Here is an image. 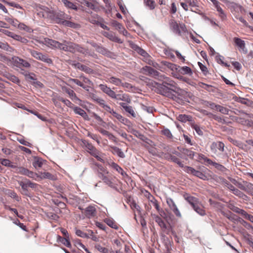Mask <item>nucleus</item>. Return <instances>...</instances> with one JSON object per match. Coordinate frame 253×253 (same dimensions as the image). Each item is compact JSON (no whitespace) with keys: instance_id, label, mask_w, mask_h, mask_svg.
Masks as SVG:
<instances>
[{"instance_id":"obj_1","label":"nucleus","mask_w":253,"mask_h":253,"mask_svg":"<svg viewBox=\"0 0 253 253\" xmlns=\"http://www.w3.org/2000/svg\"><path fill=\"white\" fill-rule=\"evenodd\" d=\"M158 80L162 82V83H156L158 92L163 95L170 97L172 94V92H175L177 89L176 84L169 78L161 74Z\"/></svg>"},{"instance_id":"obj_2","label":"nucleus","mask_w":253,"mask_h":253,"mask_svg":"<svg viewBox=\"0 0 253 253\" xmlns=\"http://www.w3.org/2000/svg\"><path fill=\"white\" fill-rule=\"evenodd\" d=\"M61 50L65 51H69L72 53L78 52L84 55L89 54V51L87 48H85L81 45L76 43L66 41H64Z\"/></svg>"},{"instance_id":"obj_3","label":"nucleus","mask_w":253,"mask_h":253,"mask_svg":"<svg viewBox=\"0 0 253 253\" xmlns=\"http://www.w3.org/2000/svg\"><path fill=\"white\" fill-rule=\"evenodd\" d=\"M169 25L172 32L179 36H181L182 34L187 32L186 27L183 23L178 24L176 21L172 19L170 20Z\"/></svg>"},{"instance_id":"obj_4","label":"nucleus","mask_w":253,"mask_h":253,"mask_svg":"<svg viewBox=\"0 0 253 253\" xmlns=\"http://www.w3.org/2000/svg\"><path fill=\"white\" fill-rule=\"evenodd\" d=\"M112 98L115 99L117 102L119 101H125L128 103L131 102V99L129 96L125 93H117L114 91L112 90Z\"/></svg>"},{"instance_id":"obj_5","label":"nucleus","mask_w":253,"mask_h":253,"mask_svg":"<svg viewBox=\"0 0 253 253\" xmlns=\"http://www.w3.org/2000/svg\"><path fill=\"white\" fill-rule=\"evenodd\" d=\"M55 21L56 23L63 24V21H65L66 19H71V16L67 15L63 11L56 12L54 14Z\"/></svg>"},{"instance_id":"obj_6","label":"nucleus","mask_w":253,"mask_h":253,"mask_svg":"<svg viewBox=\"0 0 253 253\" xmlns=\"http://www.w3.org/2000/svg\"><path fill=\"white\" fill-rule=\"evenodd\" d=\"M30 53L34 57L38 60H41L48 64H51L52 63V60L50 58H49L46 55L43 54L42 53L34 50H31Z\"/></svg>"},{"instance_id":"obj_7","label":"nucleus","mask_w":253,"mask_h":253,"mask_svg":"<svg viewBox=\"0 0 253 253\" xmlns=\"http://www.w3.org/2000/svg\"><path fill=\"white\" fill-rule=\"evenodd\" d=\"M211 150L214 154L218 153V151L223 152L224 151V144L221 141L213 142L210 146Z\"/></svg>"},{"instance_id":"obj_8","label":"nucleus","mask_w":253,"mask_h":253,"mask_svg":"<svg viewBox=\"0 0 253 253\" xmlns=\"http://www.w3.org/2000/svg\"><path fill=\"white\" fill-rule=\"evenodd\" d=\"M184 170L188 173L192 174L193 175L196 176L202 179L205 180L207 178V176L203 172L198 170H196L191 167L185 166Z\"/></svg>"},{"instance_id":"obj_9","label":"nucleus","mask_w":253,"mask_h":253,"mask_svg":"<svg viewBox=\"0 0 253 253\" xmlns=\"http://www.w3.org/2000/svg\"><path fill=\"white\" fill-rule=\"evenodd\" d=\"M167 203L170 209L173 212L177 217L179 218L181 217V213L172 199L168 198L167 199Z\"/></svg>"},{"instance_id":"obj_10","label":"nucleus","mask_w":253,"mask_h":253,"mask_svg":"<svg viewBox=\"0 0 253 253\" xmlns=\"http://www.w3.org/2000/svg\"><path fill=\"white\" fill-rule=\"evenodd\" d=\"M112 26L114 27L115 29L117 30H118L120 34H123L124 36L126 37H128V36H129V34L125 29L122 24L119 23L117 21L112 20Z\"/></svg>"},{"instance_id":"obj_11","label":"nucleus","mask_w":253,"mask_h":253,"mask_svg":"<svg viewBox=\"0 0 253 253\" xmlns=\"http://www.w3.org/2000/svg\"><path fill=\"white\" fill-rule=\"evenodd\" d=\"M143 70L146 72V74L153 77L158 80L159 76H160L161 73H160L157 70H154L153 68L150 66H146L142 68Z\"/></svg>"},{"instance_id":"obj_12","label":"nucleus","mask_w":253,"mask_h":253,"mask_svg":"<svg viewBox=\"0 0 253 253\" xmlns=\"http://www.w3.org/2000/svg\"><path fill=\"white\" fill-rule=\"evenodd\" d=\"M190 7L191 10L197 13L201 11L199 8L198 2L197 0H183Z\"/></svg>"},{"instance_id":"obj_13","label":"nucleus","mask_w":253,"mask_h":253,"mask_svg":"<svg viewBox=\"0 0 253 253\" xmlns=\"http://www.w3.org/2000/svg\"><path fill=\"white\" fill-rule=\"evenodd\" d=\"M234 41L236 45L239 48V50L244 54L248 52V50L245 46V41L238 38H235Z\"/></svg>"},{"instance_id":"obj_14","label":"nucleus","mask_w":253,"mask_h":253,"mask_svg":"<svg viewBox=\"0 0 253 253\" xmlns=\"http://www.w3.org/2000/svg\"><path fill=\"white\" fill-rule=\"evenodd\" d=\"M44 42L45 44L48 46H53L55 48H59L61 50V47H62L63 46V43H60L56 41L47 38L44 39Z\"/></svg>"},{"instance_id":"obj_15","label":"nucleus","mask_w":253,"mask_h":253,"mask_svg":"<svg viewBox=\"0 0 253 253\" xmlns=\"http://www.w3.org/2000/svg\"><path fill=\"white\" fill-rule=\"evenodd\" d=\"M89 96L92 100L99 103L105 110L108 111L110 109L108 106L104 104V100L99 98L96 94L94 93H90Z\"/></svg>"},{"instance_id":"obj_16","label":"nucleus","mask_w":253,"mask_h":253,"mask_svg":"<svg viewBox=\"0 0 253 253\" xmlns=\"http://www.w3.org/2000/svg\"><path fill=\"white\" fill-rule=\"evenodd\" d=\"M84 214L88 218L94 217L96 214V209L93 206H88L84 210Z\"/></svg>"},{"instance_id":"obj_17","label":"nucleus","mask_w":253,"mask_h":253,"mask_svg":"<svg viewBox=\"0 0 253 253\" xmlns=\"http://www.w3.org/2000/svg\"><path fill=\"white\" fill-rule=\"evenodd\" d=\"M183 197L185 200H186L192 206V207L198 204V199L196 197L190 196L188 193L184 194Z\"/></svg>"},{"instance_id":"obj_18","label":"nucleus","mask_w":253,"mask_h":253,"mask_svg":"<svg viewBox=\"0 0 253 253\" xmlns=\"http://www.w3.org/2000/svg\"><path fill=\"white\" fill-rule=\"evenodd\" d=\"M120 105L124 109V110L128 113H129L133 118H136V114L132 106L127 105L126 103L121 102Z\"/></svg>"},{"instance_id":"obj_19","label":"nucleus","mask_w":253,"mask_h":253,"mask_svg":"<svg viewBox=\"0 0 253 253\" xmlns=\"http://www.w3.org/2000/svg\"><path fill=\"white\" fill-rule=\"evenodd\" d=\"M178 149H179L180 151L182 154L187 156L191 159H194V157L195 154H197V155L198 154L187 148H181L180 149L179 147H178Z\"/></svg>"},{"instance_id":"obj_20","label":"nucleus","mask_w":253,"mask_h":253,"mask_svg":"<svg viewBox=\"0 0 253 253\" xmlns=\"http://www.w3.org/2000/svg\"><path fill=\"white\" fill-rule=\"evenodd\" d=\"M149 201L152 204L153 206L155 207L156 210L160 213V214L162 216H163V213L164 214H165V213L164 211H163L162 210H160V206H159V203H158V201H157V200H156L155 198L153 196H151V198H149Z\"/></svg>"},{"instance_id":"obj_21","label":"nucleus","mask_w":253,"mask_h":253,"mask_svg":"<svg viewBox=\"0 0 253 253\" xmlns=\"http://www.w3.org/2000/svg\"><path fill=\"white\" fill-rule=\"evenodd\" d=\"M177 72L179 74L182 75H190L192 74V72L190 68L187 66L178 67L176 68Z\"/></svg>"},{"instance_id":"obj_22","label":"nucleus","mask_w":253,"mask_h":253,"mask_svg":"<svg viewBox=\"0 0 253 253\" xmlns=\"http://www.w3.org/2000/svg\"><path fill=\"white\" fill-rule=\"evenodd\" d=\"M34 160L32 163L33 167L36 169H38L42 167L43 165V160L40 157H34Z\"/></svg>"},{"instance_id":"obj_23","label":"nucleus","mask_w":253,"mask_h":253,"mask_svg":"<svg viewBox=\"0 0 253 253\" xmlns=\"http://www.w3.org/2000/svg\"><path fill=\"white\" fill-rule=\"evenodd\" d=\"M152 216L155 219V221L158 224V225L162 228L166 229L167 228L166 224L162 219L158 215L155 214H151Z\"/></svg>"},{"instance_id":"obj_24","label":"nucleus","mask_w":253,"mask_h":253,"mask_svg":"<svg viewBox=\"0 0 253 253\" xmlns=\"http://www.w3.org/2000/svg\"><path fill=\"white\" fill-rule=\"evenodd\" d=\"M57 241L62 243L65 246L68 248H70L71 247V244L70 242L69 237H67L66 238L62 237L59 235L57 236Z\"/></svg>"},{"instance_id":"obj_25","label":"nucleus","mask_w":253,"mask_h":253,"mask_svg":"<svg viewBox=\"0 0 253 253\" xmlns=\"http://www.w3.org/2000/svg\"><path fill=\"white\" fill-rule=\"evenodd\" d=\"M73 110L75 113L81 115L84 119H86L88 118L86 113L82 108L76 106L74 107Z\"/></svg>"},{"instance_id":"obj_26","label":"nucleus","mask_w":253,"mask_h":253,"mask_svg":"<svg viewBox=\"0 0 253 253\" xmlns=\"http://www.w3.org/2000/svg\"><path fill=\"white\" fill-rule=\"evenodd\" d=\"M61 1L68 8L78 10V7L71 1L68 0H61Z\"/></svg>"},{"instance_id":"obj_27","label":"nucleus","mask_w":253,"mask_h":253,"mask_svg":"<svg viewBox=\"0 0 253 253\" xmlns=\"http://www.w3.org/2000/svg\"><path fill=\"white\" fill-rule=\"evenodd\" d=\"M3 76L8 80L14 83L18 84L20 82L18 77L9 73H6Z\"/></svg>"},{"instance_id":"obj_28","label":"nucleus","mask_w":253,"mask_h":253,"mask_svg":"<svg viewBox=\"0 0 253 253\" xmlns=\"http://www.w3.org/2000/svg\"><path fill=\"white\" fill-rule=\"evenodd\" d=\"M131 47L134 50H135L138 53H139L141 55L144 57H146L148 55V53L144 49L139 47L137 45L132 44Z\"/></svg>"},{"instance_id":"obj_29","label":"nucleus","mask_w":253,"mask_h":253,"mask_svg":"<svg viewBox=\"0 0 253 253\" xmlns=\"http://www.w3.org/2000/svg\"><path fill=\"white\" fill-rule=\"evenodd\" d=\"M197 159L198 160H203L204 161V162H206L208 165H211L214 166V164H215V162H212L211 159L208 158L204 155L202 154H198Z\"/></svg>"},{"instance_id":"obj_30","label":"nucleus","mask_w":253,"mask_h":253,"mask_svg":"<svg viewBox=\"0 0 253 253\" xmlns=\"http://www.w3.org/2000/svg\"><path fill=\"white\" fill-rule=\"evenodd\" d=\"M112 153L122 158H124L125 157L124 152L121 149L117 147H112Z\"/></svg>"},{"instance_id":"obj_31","label":"nucleus","mask_w":253,"mask_h":253,"mask_svg":"<svg viewBox=\"0 0 253 253\" xmlns=\"http://www.w3.org/2000/svg\"><path fill=\"white\" fill-rule=\"evenodd\" d=\"M194 210L199 215L204 216L206 215V211L203 209V208L197 204L195 206L192 207Z\"/></svg>"},{"instance_id":"obj_32","label":"nucleus","mask_w":253,"mask_h":253,"mask_svg":"<svg viewBox=\"0 0 253 253\" xmlns=\"http://www.w3.org/2000/svg\"><path fill=\"white\" fill-rule=\"evenodd\" d=\"M69 19H66L65 21H63V25L69 27L71 28H73L74 29H77L80 27V25L77 23H75L74 22L70 21L68 20Z\"/></svg>"},{"instance_id":"obj_33","label":"nucleus","mask_w":253,"mask_h":253,"mask_svg":"<svg viewBox=\"0 0 253 253\" xmlns=\"http://www.w3.org/2000/svg\"><path fill=\"white\" fill-rule=\"evenodd\" d=\"M219 182L224 186L227 187V188L231 190V189L233 188V185L230 183L226 179L223 177H219Z\"/></svg>"},{"instance_id":"obj_34","label":"nucleus","mask_w":253,"mask_h":253,"mask_svg":"<svg viewBox=\"0 0 253 253\" xmlns=\"http://www.w3.org/2000/svg\"><path fill=\"white\" fill-rule=\"evenodd\" d=\"M244 191L253 196V184L246 182Z\"/></svg>"},{"instance_id":"obj_35","label":"nucleus","mask_w":253,"mask_h":253,"mask_svg":"<svg viewBox=\"0 0 253 253\" xmlns=\"http://www.w3.org/2000/svg\"><path fill=\"white\" fill-rule=\"evenodd\" d=\"M230 191H231L234 195H236L239 198H241L244 199V197H247V196L245 194H244L239 189L236 188L234 186H233V188L231 189Z\"/></svg>"},{"instance_id":"obj_36","label":"nucleus","mask_w":253,"mask_h":253,"mask_svg":"<svg viewBox=\"0 0 253 253\" xmlns=\"http://www.w3.org/2000/svg\"><path fill=\"white\" fill-rule=\"evenodd\" d=\"M25 80L29 83H31L33 81L37 80L36 75L34 73H30L28 75H26Z\"/></svg>"},{"instance_id":"obj_37","label":"nucleus","mask_w":253,"mask_h":253,"mask_svg":"<svg viewBox=\"0 0 253 253\" xmlns=\"http://www.w3.org/2000/svg\"><path fill=\"white\" fill-rule=\"evenodd\" d=\"M112 168L115 169L119 173L121 174L122 176H124L125 175H126V174L123 170V169L117 164L115 163H112Z\"/></svg>"},{"instance_id":"obj_38","label":"nucleus","mask_w":253,"mask_h":253,"mask_svg":"<svg viewBox=\"0 0 253 253\" xmlns=\"http://www.w3.org/2000/svg\"><path fill=\"white\" fill-rule=\"evenodd\" d=\"M129 205L133 210H136L138 211L139 214L141 213V208L136 203V202L134 200L130 201L129 200Z\"/></svg>"},{"instance_id":"obj_39","label":"nucleus","mask_w":253,"mask_h":253,"mask_svg":"<svg viewBox=\"0 0 253 253\" xmlns=\"http://www.w3.org/2000/svg\"><path fill=\"white\" fill-rule=\"evenodd\" d=\"M170 161L177 164L180 167L184 168V165L182 163L179 158H177L176 156L172 155V156H170Z\"/></svg>"},{"instance_id":"obj_40","label":"nucleus","mask_w":253,"mask_h":253,"mask_svg":"<svg viewBox=\"0 0 253 253\" xmlns=\"http://www.w3.org/2000/svg\"><path fill=\"white\" fill-rule=\"evenodd\" d=\"M144 3L146 6L152 10L155 8V2L153 0H144Z\"/></svg>"},{"instance_id":"obj_41","label":"nucleus","mask_w":253,"mask_h":253,"mask_svg":"<svg viewBox=\"0 0 253 253\" xmlns=\"http://www.w3.org/2000/svg\"><path fill=\"white\" fill-rule=\"evenodd\" d=\"M53 176L48 172H41L40 174L39 175V177L42 178H47L49 179H52Z\"/></svg>"},{"instance_id":"obj_42","label":"nucleus","mask_w":253,"mask_h":253,"mask_svg":"<svg viewBox=\"0 0 253 253\" xmlns=\"http://www.w3.org/2000/svg\"><path fill=\"white\" fill-rule=\"evenodd\" d=\"M123 244V242L121 239H115L114 241V248L116 251V249H121L122 246Z\"/></svg>"},{"instance_id":"obj_43","label":"nucleus","mask_w":253,"mask_h":253,"mask_svg":"<svg viewBox=\"0 0 253 253\" xmlns=\"http://www.w3.org/2000/svg\"><path fill=\"white\" fill-rule=\"evenodd\" d=\"M28 169L25 168L24 167H21L16 169L15 172L22 175H27Z\"/></svg>"},{"instance_id":"obj_44","label":"nucleus","mask_w":253,"mask_h":253,"mask_svg":"<svg viewBox=\"0 0 253 253\" xmlns=\"http://www.w3.org/2000/svg\"><path fill=\"white\" fill-rule=\"evenodd\" d=\"M16 61L18 63L22 65L24 67L29 68L31 66L30 64L28 62H27V61L24 60H23L22 59L18 58L17 60H16Z\"/></svg>"},{"instance_id":"obj_45","label":"nucleus","mask_w":253,"mask_h":253,"mask_svg":"<svg viewBox=\"0 0 253 253\" xmlns=\"http://www.w3.org/2000/svg\"><path fill=\"white\" fill-rule=\"evenodd\" d=\"M191 127L196 131L197 134H198L199 135H203V132L199 125H198L197 124H193L191 125Z\"/></svg>"},{"instance_id":"obj_46","label":"nucleus","mask_w":253,"mask_h":253,"mask_svg":"<svg viewBox=\"0 0 253 253\" xmlns=\"http://www.w3.org/2000/svg\"><path fill=\"white\" fill-rule=\"evenodd\" d=\"M76 234L77 236H80L82 238H90V236L88 234V233H84L82 230L80 229L76 230Z\"/></svg>"},{"instance_id":"obj_47","label":"nucleus","mask_w":253,"mask_h":253,"mask_svg":"<svg viewBox=\"0 0 253 253\" xmlns=\"http://www.w3.org/2000/svg\"><path fill=\"white\" fill-rule=\"evenodd\" d=\"M217 110L220 112L221 113L225 115L228 114L229 111V110L228 108L219 105L217 106Z\"/></svg>"},{"instance_id":"obj_48","label":"nucleus","mask_w":253,"mask_h":253,"mask_svg":"<svg viewBox=\"0 0 253 253\" xmlns=\"http://www.w3.org/2000/svg\"><path fill=\"white\" fill-rule=\"evenodd\" d=\"M112 115H113L114 117L117 118L119 121H120L122 123H125V121H126V119L123 117L122 115L118 114L115 112L113 111L112 113Z\"/></svg>"},{"instance_id":"obj_49","label":"nucleus","mask_w":253,"mask_h":253,"mask_svg":"<svg viewBox=\"0 0 253 253\" xmlns=\"http://www.w3.org/2000/svg\"><path fill=\"white\" fill-rule=\"evenodd\" d=\"M70 81L72 82H73L77 84V85H79L81 87H82L83 88L87 90V86L84 85L83 83H82L81 81H80L79 80L76 79H71L70 80Z\"/></svg>"},{"instance_id":"obj_50","label":"nucleus","mask_w":253,"mask_h":253,"mask_svg":"<svg viewBox=\"0 0 253 253\" xmlns=\"http://www.w3.org/2000/svg\"><path fill=\"white\" fill-rule=\"evenodd\" d=\"M179 120L181 122L190 121L192 117L186 115H180L178 116Z\"/></svg>"},{"instance_id":"obj_51","label":"nucleus","mask_w":253,"mask_h":253,"mask_svg":"<svg viewBox=\"0 0 253 253\" xmlns=\"http://www.w3.org/2000/svg\"><path fill=\"white\" fill-rule=\"evenodd\" d=\"M112 84H114L116 85L120 86H125L124 84L122 83L121 79L119 78H116L112 77Z\"/></svg>"},{"instance_id":"obj_52","label":"nucleus","mask_w":253,"mask_h":253,"mask_svg":"<svg viewBox=\"0 0 253 253\" xmlns=\"http://www.w3.org/2000/svg\"><path fill=\"white\" fill-rule=\"evenodd\" d=\"M100 89L105 93L111 96V89L110 87H107L104 84H100L99 85Z\"/></svg>"},{"instance_id":"obj_53","label":"nucleus","mask_w":253,"mask_h":253,"mask_svg":"<svg viewBox=\"0 0 253 253\" xmlns=\"http://www.w3.org/2000/svg\"><path fill=\"white\" fill-rule=\"evenodd\" d=\"M31 84L37 88H42L44 87L43 84L42 83H41V82L37 81V80H35V81H33L31 83Z\"/></svg>"},{"instance_id":"obj_54","label":"nucleus","mask_w":253,"mask_h":253,"mask_svg":"<svg viewBox=\"0 0 253 253\" xmlns=\"http://www.w3.org/2000/svg\"><path fill=\"white\" fill-rule=\"evenodd\" d=\"M80 70L87 74H92L93 72V70L92 69L84 65H82Z\"/></svg>"},{"instance_id":"obj_55","label":"nucleus","mask_w":253,"mask_h":253,"mask_svg":"<svg viewBox=\"0 0 253 253\" xmlns=\"http://www.w3.org/2000/svg\"><path fill=\"white\" fill-rule=\"evenodd\" d=\"M232 211L236 213L240 214L243 216H244L245 214L246 213V211L245 210L241 209L236 206H235V207L234 208Z\"/></svg>"},{"instance_id":"obj_56","label":"nucleus","mask_w":253,"mask_h":253,"mask_svg":"<svg viewBox=\"0 0 253 253\" xmlns=\"http://www.w3.org/2000/svg\"><path fill=\"white\" fill-rule=\"evenodd\" d=\"M162 133L169 138L172 137V135L170 131L168 128H165L162 130Z\"/></svg>"},{"instance_id":"obj_57","label":"nucleus","mask_w":253,"mask_h":253,"mask_svg":"<svg viewBox=\"0 0 253 253\" xmlns=\"http://www.w3.org/2000/svg\"><path fill=\"white\" fill-rule=\"evenodd\" d=\"M0 48L6 51H10L9 49L11 48V47L7 43L0 42Z\"/></svg>"},{"instance_id":"obj_58","label":"nucleus","mask_w":253,"mask_h":253,"mask_svg":"<svg viewBox=\"0 0 253 253\" xmlns=\"http://www.w3.org/2000/svg\"><path fill=\"white\" fill-rule=\"evenodd\" d=\"M238 222H239L241 224H242L244 227L248 229L251 227V225L250 223L241 218L240 217H239Z\"/></svg>"},{"instance_id":"obj_59","label":"nucleus","mask_w":253,"mask_h":253,"mask_svg":"<svg viewBox=\"0 0 253 253\" xmlns=\"http://www.w3.org/2000/svg\"><path fill=\"white\" fill-rule=\"evenodd\" d=\"M95 248L100 252L102 253H108V249L102 247L101 246L99 245H97L95 246Z\"/></svg>"},{"instance_id":"obj_60","label":"nucleus","mask_w":253,"mask_h":253,"mask_svg":"<svg viewBox=\"0 0 253 253\" xmlns=\"http://www.w3.org/2000/svg\"><path fill=\"white\" fill-rule=\"evenodd\" d=\"M216 169L219 170H220L222 172H225L226 171L227 169L223 165H220L219 164L215 163L214 165L213 166Z\"/></svg>"},{"instance_id":"obj_61","label":"nucleus","mask_w":253,"mask_h":253,"mask_svg":"<svg viewBox=\"0 0 253 253\" xmlns=\"http://www.w3.org/2000/svg\"><path fill=\"white\" fill-rule=\"evenodd\" d=\"M81 3L92 9H93L95 7V5L94 4L86 0H82Z\"/></svg>"},{"instance_id":"obj_62","label":"nucleus","mask_w":253,"mask_h":253,"mask_svg":"<svg viewBox=\"0 0 253 253\" xmlns=\"http://www.w3.org/2000/svg\"><path fill=\"white\" fill-rule=\"evenodd\" d=\"M58 100L61 101L62 102L64 103L66 106H67L69 107H71V105H73V104L70 100L64 99L62 97L59 98Z\"/></svg>"},{"instance_id":"obj_63","label":"nucleus","mask_w":253,"mask_h":253,"mask_svg":"<svg viewBox=\"0 0 253 253\" xmlns=\"http://www.w3.org/2000/svg\"><path fill=\"white\" fill-rule=\"evenodd\" d=\"M198 65L200 68V69L202 71V72L204 73L205 75H206L208 73V70L206 66L204 65L202 63L199 62Z\"/></svg>"},{"instance_id":"obj_64","label":"nucleus","mask_w":253,"mask_h":253,"mask_svg":"<svg viewBox=\"0 0 253 253\" xmlns=\"http://www.w3.org/2000/svg\"><path fill=\"white\" fill-rule=\"evenodd\" d=\"M26 176L33 178H35L36 176L37 177H39V174L38 173H35L32 171L29 170V169L28 170L27 174Z\"/></svg>"}]
</instances>
